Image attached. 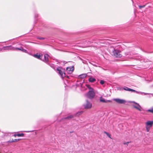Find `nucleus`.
Segmentation results:
<instances>
[{
    "label": "nucleus",
    "instance_id": "nucleus-20",
    "mask_svg": "<svg viewBox=\"0 0 153 153\" xmlns=\"http://www.w3.org/2000/svg\"><path fill=\"white\" fill-rule=\"evenodd\" d=\"M16 135L18 137H23L24 135V134L23 133L18 134H17Z\"/></svg>",
    "mask_w": 153,
    "mask_h": 153
},
{
    "label": "nucleus",
    "instance_id": "nucleus-14",
    "mask_svg": "<svg viewBox=\"0 0 153 153\" xmlns=\"http://www.w3.org/2000/svg\"><path fill=\"white\" fill-rule=\"evenodd\" d=\"M88 80L90 82H95L96 80L95 78L91 77L89 78Z\"/></svg>",
    "mask_w": 153,
    "mask_h": 153
},
{
    "label": "nucleus",
    "instance_id": "nucleus-4",
    "mask_svg": "<svg viewBox=\"0 0 153 153\" xmlns=\"http://www.w3.org/2000/svg\"><path fill=\"white\" fill-rule=\"evenodd\" d=\"M113 53L114 56L116 57H120L122 56L120 54V52L117 50L114 49L113 51Z\"/></svg>",
    "mask_w": 153,
    "mask_h": 153
},
{
    "label": "nucleus",
    "instance_id": "nucleus-21",
    "mask_svg": "<svg viewBox=\"0 0 153 153\" xmlns=\"http://www.w3.org/2000/svg\"><path fill=\"white\" fill-rule=\"evenodd\" d=\"M104 133H105V134L107 135V136L109 138L111 139V135L110 134H109V133H107V132H105Z\"/></svg>",
    "mask_w": 153,
    "mask_h": 153
},
{
    "label": "nucleus",
    "instance_id": "nucleus-5",
    "mask_svg": "<svg viewBox=\"0 0 153 153\" xmlns=\"http://www.w3.org/2000/svg\"><path fill=\"white\" fill-rule=\"evenodd\" d=\"M116 102L119 104H124L126 103V101L123 99H121L119 98H115L113 99Z\"/></svg>",
    "mask_w": 153,
    "mask_h": 153
},
{
    "label": "nucleus",
    "instance_id": "nucleus-26",
    "mask_svg": "<svg viewBox=\"0 0 153 153\" xmlns=\"http://www.w3.org/2000/svg\"><path fill=\"white\" fill-rule=\"evenodd\" d=\"M50 66L53 68V69H55V65L53 64H51L50 65Z\"/></svg>",
    "mask_w": 153,
    "mask_h": 153
},
{
    "label": "nucleus",
    "instance_id": "nucleus-3",
    "mask_svg": "<svg viewBox=\"0 0 153 153\" xmlns=\"http://www.w3.org/2000/svg\"><path fill=\"white\" fill-rule=\"evenodd\" d=\"M15 49L11 45L4 46L2 48H0V50L1 49V51H2L14 50Z\"/></svg>",
    "mask_w": 153,
    "mask_h": 153
},
{
    "label": "nucleus",
    "instance_id": "nucleus-7",
    "mask_svg": "<svg viewBox=\"0 0 153 153\" xmlns=\"http://www.w3.org/2000/svg\"><path fill=\"white\" fill-rule=\"evenodd\" d=\"M132 102L135 104V105H133V107L135 108H136L139 111H141V107L138 103H136L134 101Z\"/></svg>",
    "mask_w": 153,
    "mask_h": 153
},
{
    "label": "nucleus",
    "instance_id": "nucleus-23",
    "mask_svg": "<svg viewBox=\"0 0 153 153\" xmlns=\"http://www.w3.org/2000/svg\"><path fill=\"white\" fill-rule=\"evenodd\" d=\"M147 111L153 113V107L150 109H148Z\"/></svg>",
    "mask_w": 153,
    "mask_h": 153
},
{
    "label": "nucleus",
    "instance_id": "nucleus-30",
    "mask_svg": "<svg viewBox=\"0 0 153 153\" xmlns=\"http://www.w3.org/2000/svg\"><path fill=\"white\" fill-rule=\"evenodd\" d=\"M22 52H26V51H27L26 50L23 49V48H22Z\"/></svg>",
    "mask_w": 153,
    "mask_h": 153
},
{
    "label": "nucleus",
    "instance_id": "nucleus-9",
    "mask_svg": "<svg viewBox=\"0 0 153 153\" xmlns=\"http://www.w3.org/2000/svg\"><path fill=\"white\" fill-rule=\"evenodd\" d=\"M153 125V121H148L146 123V126L151 127Z\"/></svg>",
    "mask_w": 153,
    "mask_h": 153
},
{
    "label": "nucleus",
    "instance_id": "nucleus-28",
    "mask_svg": "<svg viewBox=\"0 0 153 153\" xmlns=\"http://www.w3.org/2000/svg\"><path fill=\"white\" fill-rule=\"evenodd\" d=\"M131 141H130V142H124L123 143V144H124V145H126V144H127V145H128V143H131Z\"/></svg>",
    "mask_w": 153,
    "mask_h": 153
},
{
    "label": "nucleus",
    "instance_id": "nucleus-27",
    "mask_svg": "<svg viewBox=\"0 0 153 153\" xmlns=\"http://www.w3.org/2000/svg\"><path fill=\"white\" fill-rule=\"evenodd\" d=\"M82 113V111H80L79 112H78V113H77L76 114V116H78L79 115H80Z\"/></svg>",
    "mask_w": 153,
    "mask_h": 153
},
{
    "label": "nucleus",
    "instance_id": "nucleus-1",
    "mask_svg": "<svg viewBox=\"0 0 153 153\" xmlns=\"http://www.w3.org/2000/svg\"><path fill=\"white\" fill-rule=\"evenodd\" d=\"M56 70L58 72V73L60 75L62 78H63L64 77L66 76L64 72L63 69L60 67H58L57 68Z\"/></svg>",
    "mask_w": 153,
    "mask_h": 153
},
{
    "label": "nucleus",
    "instance_id": "nucleus-18",
    "mask_svg": "<svg viewBox=\"0 0 153 153\" xmlns=\"http://www.w3.org/2000/svg\"><path fill=\"white\" fill-rule=\"evenodd\" d=\"M74 117V116H73V115H70L69 116H68L67 117H66L64 119H71V118H73Z\"/></svg>",
    "mask_w": 153,
    "mask_h": 153
},
{
    "label": "nucleus",
    "instance_id": "nucleus-12",
    "mask_svg": "<svg viewBox=\"0 0 153 153\" xmlns=\"http://www.w3.org/2000/svg\"><path fill=\"white\" fill-rule=\"evenodd\" d=\"M48 56H49L48 54H45L44 56V59L42 60L45 62H48Z\"/></svg>",
    "mask_w": 153,
    "mask_h": 153
},
{
    "label": "nucleus",
    "instance_id": "nucleus-16",
    "mask_svg": "<svg viewBox=\"0 0 153 153\" xmlns=\"http://www.w3.org/2000/svg\"><path fill=\"white\" fill-rule=\"evenodd\" d=\"M85 86L89 89V91L94 90L93 88H91L89 85L86 84Z\"/></svg>",
    "mask_w": 153,
    "mask_h": 153
},
{
    "label": "nucleus",
    "instance_id": "nucleus-13",
    "mask_svg": "<svg viewBox=\"0 0 153 153\" xmlns=\"http://www.w3.org/2000/svg\"><path fill=\"white\" fill-rule=\"evenodd\" d=\"M100 101L101 102H111V100H105L103 98H102V97H100Z\"/></svg>",
    "mask_w": 153,
    "mask_h": 153
},
{
    "label": "nucleus",
    "instance_id": "nucleus-15",
    "mask_svg": "<svg viewBox=\"0 0 153 153\" xmlns=\"http://www.w3.org/2000/svg\"><path fill=\"white\" fill-rule=\"evenodd\" d=\"M87 74H83L79 76V77L80 79H83L87 76Z\"/></svg>",
    "mask_w": 153,
    "mask_h": 153
},
{
    "label": "nucleus",
    "instance_id": "nucleus-19",
    "mask_svg": "<svg viewBox=\"0 0 153 153\" xmlns=\"http://www.w3.org/2000/svg\"><path fill=\"white\" fill-rule=\"evenodd\" d=\"M20 139H15L14 140H12L11 141H10V142H16L19 141Z\"/></svg>",
    "mask_w": 153,
    "mask_h": 153
},
{
    "label": "nucleus",
    "instance_id": "nucleus-8",
    "mask_svg": "<svg viewBox=\"0 0 153 153\" xmlns=\"http://www.w3.org/2000/svg\"><path fill=\"white\" fill-rule=\"evenodd\" d=\"M34 57L39 59H41V58L42 56V54L41 53H37L36 54L33 55Z\"/></svg>",
    "mask_w": 153,
    "mask_h": 153
},
{
    "label": "nucleus",
    "instance_id": "nucleus-6",
    "mask_svg": "<svg viewBox=\"0 0 153 153\" xmlns=\"http://www.w3.org/2000/svg\"><path fill=\"white\" fill-rule=\"evenodd\" d=\"M91 104L88 100L86 101V104L84 105V107L85 109H88L91 108Z\"/></svg>",
    "mask_w": 153,
    "mask_h": 153
},
{
    "label": "nucleus",
    "instance_id": "nucleus-32",
    "mask_svg": "<svg viewBox=\"0 0 153 153\" xmlns=\"http://www.w3.org/2000/svg\"><path fill=\"white\" fill-rule=\"evenodd\" d=\"M17 135V134H15L14 135V136H15V137H16V136H17V135Z\"/></svg>",
    "mask_w": 153,
    "mask_h": 153
},
{
    "label": "nucleus",
    "instance_id": "nucleus-10",
    "mask_svg": "<svg viewBox=\"0 0 153 153\" xmlns=\"http://www.w3.org/2000/svg\"><path fill=\"white\" fill-rule=\"evenodd\" d=\"M123 89L125 90L129 91H131L132 92H136V93H139L138 91H136L134 90L129 88L126 86H124L123 87Z\"/></svg>",
    "mask_w": 153,
    "mask_h": 153
},
{
    "label": "nucleus",
    "instance_id": "nucleus-31",
    "mask_svg": "<svg viewBox=\"0 0 153 153\" xmlns=\"http://www.w3.org/2000/svg\"><path fill=\"white\" fill-rule=\"evenodd\" d=\"M38 39H42V40L44 39V38H43V37L38 38Z\"/></svg>",
    "mask_w": 153,
    "mask_h": 153
},
{
    "label": "nucleus",
    "instance_id": "nucleus-11",
    "mask_svg": "<svg viewBox=\"0 0 153 153\" xmlns=\"http://www.w3.org/2000/svg\"><path fill=\"white\" fill-rule=\"evenodd\" d=\"M74 70V68L72 67H68L66 68V71L68 73L70 74L72 73Z\"/></svg>",
    "mask_w": 153,
    "mask_h": 153
},
{
    "label": "nucleus",
    "instance_id": "nucleus-22",
    "mask_svg": "<svg viewBox=\"0 0 153 153\" xmlns=\"http://www.w3.org/2000/svg\"><path fill=\"white\" fill-rule=\"evenodd\" d=\"M22 48H22V47H21L20 48H14L15 49L14 50H20V51H22Z\"/></svg>",
    "mask_w": 153,
    "mask_h": 153
},
{
    "label": "nucleus",
    "instance_id": "nucleus-24",
    "mask_svg": "<svg viewBox=\"0 0 153 153\" xmlns=\"http://www.w3.org/2000/svg\"><path fill=\"white\" fill-rule=\"evenodd\" d=\"M105 82L103 80H101L100 82V83L101 85H103Z\"/></svg>",
    "mask_w": 153,
    "mask_h": 153
},
{
    "label": "nucleus",
    "instance_id": "nucleus-2",
    "mask_svg": "<svg viewBox=\"0 0 153 153\" xmlns=\"http://www.w3.org/2000/svg\"><path fill=\"white\" fill-rule=\"evenodd\" d=\"M94 96L95 93L94 90L89 91L86 94V97L90 99H92Z\"/></svg>",
    "mask_w": 153,
    "mask_h": 153
},
{
    "label": "nucleus",
    "instance_id": "nucleus-29",
    "mask_svg": "<svg viewBox=\"0 0 153 153\" xmlns=\"http://www.w3.org/2000/svg\"><path fill=\"white\" fill-rule=\"evenodd\" d=\"M145 6V5H142V6H139V7L140 8H143Z\"/></svg>",
    "mask_w": 153,
    "mask_h": 153
},
{
    "label": "nucleus",
    "instance_id": "nucleus-25",
    "mask_svg": "<svg viewBox=\"0 0 153 153\" xmlns=\"http://www.w3.org/2000/svg\"><path fill=\"white\" fill-rule=\"evenodd\" d=\"M146 131L147 132H149V131L150 130V128L149 127H147V126H146Z\"/></svg>",
    "mask_w": 153,
    "mask_h": 153
},
{
    "label": "nucleus",
    "instance_id": "nucleus-17",
    "mask_svg": "<svg viewBox=\"0 0 153 153\" xmlns=\"http://www.w3.org/2000/svg\"><path fill=\"white\" fill-rule=\"evenodd\" d=\"M139 92V93H140L141 94H143L144 95L150 94L152 95V96H153V94H149V93H146L143 92Z\"/></svg>",
    "mask_w": 153,
    "mask_h": 153
}]
</instances>
